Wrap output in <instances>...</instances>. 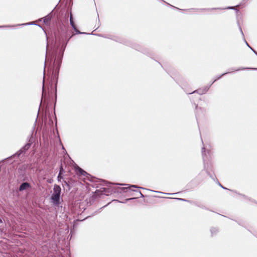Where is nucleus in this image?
Listing matches in <instances>:
<instances>
[{
	"mask_svg": "<svg viewBox=\"0 0 257 257\" xmlns=\"http://www.w3.org/2000/svg\"><path fill=\"white\" fill-rule=\"evenodd\" d=\"M75 170L76 173L80 176H84L87 177L88 175H89V174L86 172H85L79 167H77Z\"/></svg>",
	"mask_w": 257,
	"mask_h": 257,
	"instance_id": "423d86ee",
	"label": "nucleus"
},
{
	"mask_svg": "<svg viewBox=\"0 0 257 257\" xmlns=\"http://www.w3.org/2000/svg\"><path fill=\"white\" fill-rule=\"evenodd\" d=\"M30 144H27V145H26L24 147V149H25V150H27V149H28L29 148V147H30Z\"/></svg>",
	"mask_w": 257,
	"mask_h": 257,
	"instance_id": "aec40b11",
	"label": "nucleus"
},
{
	"mask_svg": "<svg viewBox=\"0 0 257 257\" xmlns=\"http://www.w3.org/2000/svg\"><path fill=\"white\" fill-rule=\"evenodd\" d=\"M71 19H73V18H72V15L71 14V15H70V20H71Z\"/></svg>",
	"mask_w": 257,
	"mask_h": 257,
	"instance_id": "cd10ccee",
	"label": "nucleus"
},
{
	"mask_svg": "<svg viewBox=\"0 0 257 257\" xmlns=\"http://www.w3.org/2000/svg\"><path fill=\"white\" fill-rule=\"evenodd\" d=\"M64 183L66 185H67V186L68 185V183H67L66 181H64Z\"/></svg>",
	"mask_w": 257,
	"mask_h": 257,
	"instance_id": "393cba45",
	"label": "nucleus"
},
{
	"mask_svg": "<svg viewBox=\"0 0 257 257\" xmlns=\"http://www.w3.org/2000/svg\"><path fill=\"white\" fill-rule=\"evenodd\" d=\"M216 81H215V79L212 80V84H213Z\"/></svg>",
	"mask_w": 257,
	"mask_h": 257,
	"instance_id": "c756f323",
	"label": "nucleus"
},
{
	"mask_svg": "<svg viewBox=\"0 0 257 257\" xmlns=\"http://www.w3.org/2000/svg\"><path fill=\"white\" fill-rule=\"evenodd\" d=\"M243 40L245 44V45L247 46V47H249V44L247 43V42L245 40V38H243Z\"/></svg>",
	"mask_w": 257,
	"mask_h": 257,
	"instance_id": "412c9836",
	"label": "nucleus"
},
{
	"mask_svg": "<svg viewBox=\"0 0 257 257\" xmlns=\"http://www.w3.org/2000/svg\"><path fill=\"white\" fill-rule=\"evenodd\" d=\"M61 192V187L58 185H54L53 192L51 196L52 202L54 204L57 205L59 203Z\"/></svg>",
	"mask_w": 257,
	"mask_h": 257,
	"instance_id": "f257e3e1",
	"label": "nucleus"
},
{
	"mask_svg": "<svg viewBox=\"0 0 257 257\" xmlns=\"http://www.w3.org/2000/svg\"><path fill=\"white\" fill-rule=\"evenodd\" d=\"M145 190H147V191H152V190H150V189H148L147 188H145Z\"/></svg>",
	"mask_w": 257,
	"mask_h": 257,
	"instance_id": "bb28decb",
	"label": "nucleus"
},
{
	"mask_svg": "<svg viewBox=\"0 0 257 257\" xmlns=\"http://www.w3.org/2000/svg\"><path fill=\"white\" fill-rule=\"evenodd\" d=\"M210 88V86H205L203 88H199L192 92H188L185 91V92L188 94H193L194 93H197L199 95H203L207 93V92L209 90Z\"/></svg>",
	"mask_w": 257,
	"mask_h": 257,
	"instance_id": "7ed1b4c3",
	"label": "nucleus"
},
{
	"mask_svg": "<svg viewBox=\"0 0 257 257\" xmlns=\"http://www.w3.org/2000/svg\"><path fill=\"white\" fill-rule=\"evenodd\" d=\"M62 171H63V168H62V167H61L60 172H59V174L57 177V179L59 181H60L61 180V179H62V177L61 176Z\"/></svg>",
	"mask_w": 257,
	"mask_h": 257,
	"instance_id": "2eb2a0df",
	"label": "nucleus"
},
{
	"mask_svg": "<svg viewBox=\"0 0 257 257\" xmlns=\"http://www.w3.org/2000/svg\"><path fill=\"white\" fill-rule=\"evenodd\" d=\"M217 184L218 185L221 187L222 188V189H225V190H229L230 191H232V192H235V193L237 194L238 195L243 197L244 199H247V200H248L249 201L252 202H253V203H256V201L254 199H251V198L246 196L245 195H244V194H242L241 193H240L239 192H237L236 191H234V190H231V189H228L225 187H224L219 181L217 179Z\"/></svg>",
	"mask_w": 257,
	"mask_h": 257,
	"instance_id": "f03ea898",
	"label": "nucleus"
},
{
	"mask_svg": "<svg viewBox=\"0 0 257 257\" xmlns=\"http://www.w3.org/2000/svg\"><path fill=\"white\" fill-rule=\"evenodd\" d=\"M48 21V20L47 19L45 18V19H44V22H46V21Z\"/></svg>",
	"mask_w": 257,
	"mask_h": 257,
	"instance_id": "7c9ffc66",
	"label": "nucleus"
},
{
	"mask_svg": "<svg viewBox=\"0 0 257 257\" xmlns=\"http://www.w3.org/2000/svg\"><path fill=\"white\" fill-rule=\"evenodd\" d=\"M231 70L233 71H240V70H257V68H252V67H240L238 69H235L234 68H231Z\"/></svg>",
	"mask_w": 257,
	"mask_h": 257,
	"instance_id": "6e6552de",
	"label": "nucleus"
},
{
	"mask_svg": "<svg viewBox=\"0 0 257 257\" xmlns=\"http://www.w3.org/2000/svg\"><path fill=\"white\" fill-rule=\"evenodd\" d=\"M230 73H231V72H227L223 73L219 76H216V77L215 78V81L218 80L219 79H221L223 76H225V75Z\"/></svg>",
	"mask_w": 257,
	"mask_h": 257,
	"instance_id": "ddd939ff",
	"label": "nucleus"
},
{
	"mask_svg": "<svg viewBox=\"0 0 257 257\" xmlns=\"http://www.w3.org/2000/svg\"><path fill=\"white\" fill-rule=\"evenodd\" d=\"M159 65H160L161 66V67H162V65L161 64V63H159Z\"/></svg>",
	"mask_w": 257,
	"mask_h": 257,
	"instance_id": "72a5a7b5",
	"label": "nucleus"
},
{
	"mask_svg": "<svg viewBox=\"0 0 257 257\" xmlns=\"http://www.w3.org/2000/svg\"><path fill=\"white\" fill-rule=\"evenodd\" d=\"M234 10H235V12H236V14H238V13H239V11L238 9H235V8H234Z\"/></svg>",
	"mask_w": 257,
	"mask_h": 257,
	"instance_id": "5701e85b",
	"label": "nucleus"
},
{
	"mask_svg": "<svg viewBox=\"0 0 257 257\" xmlns=\"http://www.w3.org/2000/svg\"><path fill=\"white\" fill-rule=\"evenodd\" d=\"M253 53L256 51L253 48H252L250 45L248 47Z\"/></svg>",
	"mask_w": 257,
	"mask_h": 257,
	"instance_id": "4be33fe9",
	"label": "nucleus"
},
{
	"mask_svg": "<svg viewBox=\"0 0 257 257\" xmlns=\"http://www.w3.org/2000/svg\"><path fill=\"white\" fill-rule=\"evenodd\" d=\"M237 223H238V224L239 225H242L241 224V223H238V222H237Z\"/></svg>",
	"mask_w": 257,
	"mask_h": 257,
	"instance_id": "473e14b6",
	"label": "nucleus"
},
{
	"mask_svg": "<svg viewBox=\"0 0 257 257\" xmlns=\"http://www.w3.org/2000/svg\"><path fill=\"white\" fill-rule=\"evenodd\" d=\"M248 0H242L240 3L239 5H237V6H243V5H244L247 2Z\"/></svg>",
	"mask_w": 257,
	"mask_h": 257,
	"instance_id": "f3484780",
	"label": "nucleus"
},
{
	"mask_svg": "<svg viewBox=\"0 0 257 257\" xmlns=\"http://www.w3.org/2000/svg\"><path fill=\"white\" fill-rule=\"evenodd\" d=\"M137 188V186L136 185H131L129 186L128 187L123 188V189H127L131 191H134L136 192L135 195L137 196V197H139V196L143 197V194L138 190H135V189Z\"/></svg>",
	"mask_w": 257,
	"mask_h": 257,
	"instance_id": "20e7f679",
	"label": "nucleus"
},
{
	"mask_svg": "<svg viewBox=\"0 0 257 257\" xmlns=\"http://www.w3.org/2000/svg\"><path fill=\"white\" fill-rule=\"evenodd\" d=\"M120 185H125V186H128V184H119Z\"/></svg>",
	"mask_w": 257,
	"mask_h": 257,
	"instance_id": "a878e982",
	"label": "nucleus"
},
{
	"mask_svg": "<svg viewBox=\"0 0 257 257\" xmlns=\"http://www.w3.org/2000/svg\"><path fill=\"white\" fill-rule=\"evenodd\" d=\"M202 155L204 163L205 164V161L206 160V158H207V156L205 154V149L204 147H203L202 148Z\"/></svg>",
	"mask_w": 257,
	"mask_h": 257,
	"instance_id": "9b49d317",
	"label": "nucleus"
},
{
	"mask_svg": "<svg viewBox=\"0 0 257 257\" xmlns=\"http://www.w3.org/2000/svg\"><path fill=\"white\" fill-rule=\"evenodd\" d=\"M197 206L201 208H202V209H205V210H208V209L205 207L204 205H202V204H198L197 203H194Z\"/></svg>",
	"mask_w": 257,
	"mask_h": 257,
	"instance_id": "dca6fc26",
	"label": "nucleus"
},
{
	"mask_svg": "<svg viewBox=\"0 0 257 257\" xmlns=\"http://www.w3.org/2000/svg\"><path fill=\"white\" fill-rule=\"evenodd\" d=\"M237 26L238 27V28H239V31L242 36V38H244V34L243 33V31L242 30V29L241 28V26H240V24H239V21L237 20Z\"/></svg>",
	"mask_w": 257,
	"mask_h": 257,
	"instance_id": "4468645a",
	"label": "nucleus"
},
{
	"mask_svg": "<svg viewBox=\"0 0 257 257\" xmlns=\"http://www.w3.org/2000/svg\"><path fill=\"white\" fill-rule=\"evenodd\" d=\"M158 192L159 193H161V194H168V195H175V194H177L178 193H179L178 192L174 193H164L162 192Z\"/></svg>",
	"mask_w": 257,
	"mask_h": 257,
	"instance_id": "6ab92c4d",
	"label": "nucleus"
},
{
	"mask_svg": "<svg viewBox=\"0 0 257 257\" xmlns=\"http://www.w3.org/2000/svg\"><path fill=\"white\" fill-rule=\"evenodd\" d=\"M70 22L71 26H72L73 29L74 30V31L78 34H81V33L77 29V28L74 23L73 19L70 20Z\"/></svg>",
	"mask_w": 257,
	"mask_h": 257,
	"instance_id": "9d476101",
	"label": "nucleus"
},
{
	"mask_svg": "<svg viewBox=\"0 0 257 257\" xmlns=\"http://www.w3.org/2000/svg\"><path fill=\"white\" fill-rule=\"evenodd\" d=\"M254 54L257 56V52L256 51L254 52Z\"/></svg>",
	"mask_w": 257,
	"mask_h": 257,
	"instance_id": "c85d7f7f",
	"label": "nucleus"
},
{
	"mask_svg": "<svg viewBox=\"0 0 257 257\" xmlns=\"http://www.w3.org/2000/svg\"><path fill=\"white\" fill-rule=\"evenodd\" d=\"M212 84H212V82H210V84L208 86H210V87Z\"/></svg>",
	"mask_w": 257,
	"mask_h": 257,
	"instance_id": "2f4dec72",
	"label": "nucleus"
},
{
	"mask_svg": "<svg viewBox=\"0 0 257 257\" xmlns=\"http://www.w3.org/2000/svg\"><path fill=\"white\" fill-rule=\"evenodd\" d=\"M30 24H33V23H26V24H24L23 25H30Z\"/></svg>",
	"mask_w": 257,
	"mask_h": 257,
	"instance_id": "b1692460",
	"label": "nucleus"
},
{
	"mask_svg": "<svg viewBox=\"0 0 257 257\" xmlns=\"http://www.w3.org/2000/svg\"><path fill=\"white\" fill-rule=\"evenodd\" d=\"M189 99L190 100V101H191V102L192 103H193L195 105V115H196V119H197V117L198 116V110L200 109V110H201V107H198V104H196L195 102H194V98L193 97V96H191V97H189Z\"/></svg>",
	"mask_w": 257,
	"mask_h": 257,
	"instance_id": "39448f33",
	"label": "nucleus"
},
{
	"mask_svg": "<svg viewBox=\"0 0 257 257\" xmlns=\"http://www.w3.org/2000/svg\"><path fill=\"white\" fill-rule=\"evenodd\" d=\"M29 187H30L29 184L28 183L25 182V183H22L19 189L20 191H23V190L27 189Z\"/></svg>",
	"mask_w": 257,
	"mask_h": 257,
	"instance_id": "1a4fd4ad",
	"label": "nucleus"
},
{
	"mask_svg": "<svg viewBox=\"0 0 257 257\" xmlns=\"http://www.w3.org/2000/svg\"><path fill=\"white\" fill-rule=\"evenodd\" d=\"M168 198L174 199L176 200H180V201H184V202H189V203L192 202V201L189 200H187V199L181 198H171V197L170 198V197H168Z\"/></svg>",
	"mask_w": 257,
	"mask_h": 257,
	"instance_id": "f8f14e48",
	"label": "nucleus"
},
{
	"mask_svg": "<svg viewBox=\"0 0 257 257\" xmlns=\"http://www.w3.org/2000/svg\"><path fill=\"white\" fill-rule=\"evenodd\" d=\"M219 231V229L218 227H210V233H211V236H215L217 234V233H218Z\"/></svg>",
	"mask_w": 257,
	"mask_h": 257,
	"instance_id": "0eeeda50",
	"label": "nucleus"
},
{
	"mask_svg": "<svg viewBox=\"0 0 257 257\" xmlns=\"http://www.w3.org/2000/svg\"><path fill=\"white\" fill-rule=\"evenodd\" d=\"M206 173H207V175H208V176H209V177H210L212 179L214 180V177H213V175H212V174H211V173H210V172H209L207 170H206Z\"/></svg>",
	"mask_w": 257,
	"mask_h": 257,
	"instance_id": "a211bd4d",
	"label": "nucleus"
}]
</instances>
